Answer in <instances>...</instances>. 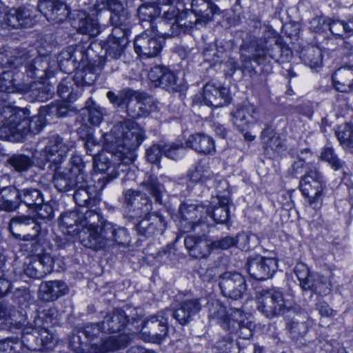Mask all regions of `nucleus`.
I'll return each instance as SVG.
<instances>
[{
  "instance_id": "obj_20",
  "label": "nucleus",
  "mask_w": 353,
  "mask_h": 353,
  "mask_svg": "<svg viewBox=\"0 0 353 353\" xmlns=\"http://www.w3.org/2000/svg\"><path fill=\"white\" fill-rule=\"evenodd\" d=\"M37 8L46 19L52 23L62 22L69 14L67 6L57 0H39Z\"/></svg>"
},
{
  "instance_id": "obj_62",
  "label": "nucleus",
  "mask_w": 353,
  "mask_h": 353,
  "mask_svg": "<svg viewBox=\"0 0 353 353\" xmlns=\"http://www.w3.org/2000/svg\"><path fill=\"white\" fill-rule=\"evenodd\" d=\"M205 215L211 216L217 223H225L229 219V208L227 206H216L212 210L205 209Z\"/></svg>"
},
{
  "instance_id": "obj_61",
  "label": "nucleus",
  "mask_w": 353,
  "mask_h": 353,
  "mask_svg": "<svg viewBox=\"0 0 353 353\" xmlns=\"http://www.w3.org/2000/svg\"><path fill=\"white\" fill-rule=\"evenodd\" d=\"M91 8L99 12L102 10H119L121 9V3L117 0H90Z\"/></svg>"
},
{
  "instance_id": "obj_24",
  "label": "nucleus",
  "mask_w": 353,
  "mask_h": 353,
  "mask_svg": "<svg viewBox=\"0 0 353 353\" xmlns=\"http://www.w3.org/2000/svg\"><path fill=\"white\" fill-rule=\"evenodd\" d=\"M236 308H230L228 311L226 307L217 299H212L208 303V318L211 321L220 324L221 327L227 330L232 323L231 313Z\"/></svg>"
},
{
  "instance_id": "obj_38",
  "label": "nucleus",
  "mask_w": 353,
  "mask_h": 353,
  "mask_svg": "<svg viewBox=\"0 0 353 353\" xmlns=\"http://www.w3.org/2000/svg\"><path fill=\"white\" fill-rule=\"evenodd\" d=\"M105 219L102 214L96 210H87L82 212L81 227L87 228L88 240L92 239V233H96Z\"/></svg>"
},
{
  "instance_id": "obj_21",
  "label": "nucleus",
  "mask_w": 353,
  "mask_h": 353,
  "mask_svg": "<svg viewBox=\"0 0 353 353\" xmlns=\"http://www.w3.org/2000/svg\"><path fill=\"white\" fill-rule=\"evenodd\" d=\"M166 228L164 217L158 212L146 215L137 225L136 230L139 235L146 238L162 234Z\"/></svg>"
},
{
  "instance_id": "obj_15",
  "label": "nucleus",
  "mask_w": 353,
  "mask_h": 353,
  "mask_svg": "<svg viewBox=\"0 0 353 353\" xmlns=\"http://www.w3.org/2000/svg\"><path fill=\"white\" fill-rule=\"evenodd\" d=\"M36 256L28 263H25L23 273L32 279H40L52 270L53 259L48 254H43V249L35 248Z\"/></svg>"
},
{
  "instance_id": "obj_44",
  "label": "nucleus",
  "mask_w": 353,
  "mask_h": 353,
  "mask_svg": "<svg viewBox=\"0 0 353 353\" xmlns=\"http://www.w3.org/2000/svg\"><path fill=\"white\" fill-rule=\"evenodd\" d=\"M335 135L341 147L346 151L353 149V126L350 123H345L335 130Z\"/></svg>"
},
{
  "instance_id": "obj_43",
  "label": "nucleus",
  "mask_w": 353,
  "mask_h": 353,
  "mask_svg": "<svg viewBox=\"0 0 353 353\" xmlns=\"http://www.w3.org/2000/svg\"><path fill=\"white\" fill-rule=\"evenodd\" d=\"M214 174L210 170L208 163L198 162L194 168L188 172V177L191 181L205 183L214 179Z\"/></svg>"
},
{
  "instance_id": "obj_25",
  "label": "nucleus",
  "mask_w": 353,
  "mask_h": 353,
  "mask_svg": "<svg viewBox=\"0 0 353 353\" xmlns=\"http://www.w3.org/2000/svg\"><path fill=\"white\" fill-rule=\"evenodd\" d=\"M202 18L190 10H183L181 12L178 22L173 24L171 28L172 32L168 33L171 36H177L181 32H185L192 28L196 29L205 26Z\"/></svg>"
},
{
  "instance_id": "obj_39",
  "label": "nucleus",
  "mask_w": 353,
  "mask_h": 353,
  "mask_svg": "<svg viewBox=\"0 0 353 353\" xmlns=\"http://www.w3.org/2000/svg\"><path fill=\"white\" fill-rule=\"evenodd\" d=\"M191 8L202 18L204 24L212 20L213 15L219 11V8L210 0H192Z\"/></svg>"
},
{
  "instance_id": "obj_31",
  "label": "nucleus",
  "mask_w": 353,
  "mask_h": 353,
  "mask_svg": "<svg viewBox=\"0 0 353 353\" xmlns=\"http://www.w3.org/2000/svg\"><path fill=\"white\" fill-rule=\"evenodd\" d=\"M128 321L125 312L120 309H116L107 313L105 316L102 321V330L104 333L119 332L123 330Z\"/></svg>"
},
{
  "instance_id": "obj_5",
  "label": "nucleus",
  "mask_w": 353,
  "mask_h": 353,
  "mask_svg": "<svg viewBox=\"0 0 353 353\" xmlns=\"http://www.w3.org/2000/svg\"><path fill=\"white\" fill-rule=\"evenodd\" d=\"M171 310L165 309L147 317L142 323L139 337L144 342L161 344L168 336V318Z\"/></svg>"
},
{
  "instance_id": "obj_3",
  "label": "nucleus",
  "mask_w": 353,
  "mask_h": 353,
  "mask_svg": "<svg viewBox=\"0 0 353 353\" xmlns=\"http://www.w3.org/2000/svg\"><path fill=\"white\" fill-rule=\"evenodd\" d=\"M25 49L8 48L0 52V63L3 67L18 68L25 64L26 72L31 78L43 79L53 74L56 65L48 55H42L28 61L32 57Z\"/></svg>"
},
{
  "instance_id": "obj_12",
  "label": "nucleus",
  "mask_w": 353,
  "mask_h": 353,
  "mask_svg": "<svg viewBox=\"0 0 353 353\" xmlns=\"http://www.w3.org/2000/svg\"><path fill=\"white\" fill-rule=\"evenodd\" d=\"M277 263L278 260L275 254L272 256H261L256 254L248 259L246 268L253 279L265 280L270 278L276 272Z\"/></svg>"
},
{
  "instance_id": "obj_14",
  "label": "nucleus",
  "mask_w": 353,
  "mask_h": 353,
  "mask_svg": "<svg viewBox=\"0 0 353 353\" xmlns=\"http://www.w3.org/2000/svg\"><path fill=\"white\" fill-rule=\"evenodd\" d=\"M180 227L184 232L195 230V227L205 222V208L201 205L184 202L179 207Z\"/></svg>"
},
{
  "instance_id": "obj_8",
  "label": "nucleus",
  "mask_w": 353,
  "mask_h": 353,
  "mask_svg": "<svg viewBox=\"0 0 353 353\" xmlns=\"http://www.w3.org/2000/svg\"><path fill=\"white\" fill-rule=\"evenodd\" d=\"M74 143L59 136H52L47 143L45 148L40 154L41 163L39 164V167L43 169L45 162L49 163L48 168L54 167L59 168L64 161L66 154L73 147Z\"/></svg>"
},
{
  "instance_id": "obj_29",
  "label": "nucleus",
  "mask_w": 353,
  "mask_h": 353,
  "mask_svg": "<svg viewBox=\"0 0 353 353\" xmlns=\"http://www.w3.org/2000/svg\"><path fill=\"white\" fill-rule=\"evenodd\" d=\"M40 296L45 301H54L69 292L66 283L60 280L49 281L40 285Z\"/></svg>"
},
{
  "instance_id": "obj_47",
  "label": "nucleus",
  "mask_w": 353,
  "mask_h": 353,
  "mask_svg": "<svg viewBox=\"0 0 353 353\" xmlns=\"http://www.w3.org/2000/svg\"><path fill=\"white\" fill-rule=\"evenodd\" d=\"M53 92V90L50 86L38 81L30 85L27 94L32 100L43 102L50 98Z\"/></svg>"
},
{
  "instance_id": "obj_40",
  "label": "nucleus",
  "mask_w": 353,
  "mask_h": 353,
  "mask_svg": "<svg viewBox=\"0 0 353 353\" xmlns=\"http://www.w3.org/2000/svg\"><path fill=\"white\" fill-rule=\"evenodd\" d=\"M19 205L23 203L28 208L33 209L43 203V195L41 190L37 188H25L19 190Z\"/></svg>"
},
{
  "instance_id": "obj_7",
  "label": "nucleus",
  "mask_w": 353,
  "mask_h": 353,
  "mask_svg": "<svg viewBox=\"0 0 353 353\" xmlns=\"http://www.w3.org/2000/svg\"><path fill=\"white\" fill-rule=\"evenodd\" d=\"M256 301L259 311L268 318L283 315L292 307V301L286 299L281 291L274 288L259 292Z\"/></svg>"
},
{
  "instance_id": "obj_57",
  "label": "nucleus",
  "mask_w": 353,
  "mask_h": 353,
  "mask_svg": "<svg viewBox=\"0 0 353 353\" xmlns=\"http://www.w3.org/2000/svg\"><path fill=\"white\" fill-rule=\"evenodd\" d=\"M321 158L328 163L334 170L342 169L345 165V162L338 157L332 147H325L321 152Z\"/></svg>"
},
{
  "instance_id": "obj_52",
  "label": "nucleus",
  "mask_w": 353,
  "mask_h": 353,
  "mask_svg": "<svg viewBox=\"0 0 353 353\" xmlns=\"http://www.w3.org/2000/svg\"><path fill=\"white\" fill-rule=\"evenodd\" d=\"M84 57L85 54L81 47L76 48L70 47L61 52L59 55L58 61L60 65H63L64 61L72 63H80L83 61Z\"/></svg>"
},
{
  "instance_id": "obj_30",
  "label": "nucleus",
  "mask_w": 353,
  "mask_h": 353,
  "mask_svg": "<svg viewBox=\"0 0 353 353\" xmlns=\"http://www.w3.org/2000/svg\"><path fill=\"white\" fill-rule=\"evenodd\" d=\"M162 17H158V30L157 31L161 34L164 37H171L168 33L171 32L172 29L171 26L173 24H176L178 22V18L181 12H179V8L175 6L172 5L167 7V8H162Z\"/></svg>"
},
{
  "instance_id": "obj_60",
  "label": "nucleus",
  "mask_w": 353,
  "mask_h": 353,
  "mask_svg": "<svg viewBox=\"0 0 353 353\" xmlns=\"http://www.w3.org/2000/svg\"><path fill=\"white\" fill-rule=\"evenodd\" d=\"M111 15L110 21L113 26L130 27L129 14L121 5V10H110Z\"/></svg>"
},
{
  "instance_id": "obj_32",
  "label": "nucleus",
  "mask_w": 353,
  "mask_h": 353,
  "mask_svg": "<svg viewBox=\"0 0 353 353\" xmlns=\"http://www.w3.org/2000/svg\"><path fill=\"white\" fill-rule=\"evenodd\" d=\"M184 245L190 255L195 259H203L210 255L211 243L206 239L194 236H188L184 240Z\"/></svg>"
},
{
  "instance_id": "obj_54",
  "label": "nucleus",
  "mask_w": 353,
  "mask_h": 353,
  "mask_svg": "<svg viewBox=\"0 0 353 353\" xmlns=\"http://www.w3.org/2000/svg\"><path fill=\"white\" fill-rule=\"evenodd\" d=\"M74 82L70 78H64L57 86V93L63 99L73 101L77 99L78 94L73 93Z\"/></svg>"
},
{
  "instance_id": "obj_16",
  "label": "nucleus",
  "mask_w": 353,
  "mask_h": 353,
  "mask_svg": "<svg viewBox=\"0 0 353 353\" xmlns=\"http://www.w3.org/2000/svg\"><path fill=\"white\" fill-rule=\"evenodd\" d=\"M201 298L192 296L190 294H184L179 306L174 310H171V316L182 325L188 324L201 310Z\"/></svg>"
},
{
  "instance_id": "obj_46",
  "label": "nucleus",
  "mask_w": 353,
  "mask_h": 353,
  "mask_svg": "<svg viewBox=\"0 0 353 353\" xmlns=\"http://www.w3.org/2000/svg\"><path fill=\"white\" fill-rule=\"evenodd\" d=\"M7 162L15 172L21 174L28 171L34 165L32 158L23 154H14Z\"/></svg>"
},
{
  "instance_id": "obj_13",
  "label": "nucleus",
  "mask_w": 353,
  "mask_h": 353,
  "mask_svg": "<svg viewBox=\"0 0 353 353\" xmlns=\"http://www.w3.org/2000/svg\"><path fill=\"white\" fill-rule=\"evenodd\" d=\"M219 287L223 296L233 300L241 299L247 289L244 277L236 272H225L220 274Z\"/></svg>"
},
{
  "instance_id": "obj_6",
  "label": "nucleus",
  "mask_w": 353,
  "mask_h": 353,
  "mask_svg": "<svg viewBox=\"0 0 353 353\" xmlns=\"http://www.w3.org/2000/svg\"><path fill=\"white\" fill-rule=\"evenodd\" d=\"M325 184L324 176L319 168L316 165H309L300 180L299 188L308 205L314 209L321 206Z\"/></svg>"
},
{
  "instance_id": "obj_53",
  "label": "nucleus",
  "mask_w": 353,
  "mask_h": 353,
  "mask_svg": "<svg viewBox=\"0 0 353 353\" xmlns=\"http://www.w3.org/2000/svg\"><path fill=\"white\" fill-rule=\"evenodd\" d=\"M152 203L149 196L145 193L139 199V202L131 211L130 217H141L152 214Z\"/></svg>"
},
{
  "instance_id": "obj_42",
  "label": "nucleus",
  "mask_w": 353,
  "mask_h": 353,
  "mask_svg": "<svg viewBox=\"0 0 353 353\" xmlns=\"http://www.w3.org/2000/svg\"><path fill=\"white\" fill-rule=\"evenodd\" d=\"M59 312L55 307H50L39 312L34 318L33 326L35 329L48 330L57 322Z\"/></svg>"
},
{
  "instance_id": "obj_56",
  "label": "nucleus",
  "mask_w": 353,
  "mask_h": 353,
  "mask_svg": "<svg viewBox=\"0 0 353 353\" xmlns=\"http://www.w3.org/2000/svg\"><path fill=\"white\" fill-rule=\"evenodd\" d=\"M15 74L6 70L0 74V92L12 93L17 90Z\"/></svg>"
},
{
  "instance_id": "obj_64",
  "label": "nucleus",
  "mask_w": 353,
  "mask_h": 353,
  "mask_svg": "<svg viewBox=\"0 0 353 353\" xmlns=\"http://www.w3.org/2000/svg\"><path fill=\"white\" fill-rule=\"evenodd\" d=\"M83 336L80 334H73L70 338L69 347L74 353H87L88 344L87 341H82Z\"/></svg>"
},
{
  "instance_id": "obj_34",
  "label": "nucleus",
  "mask_w": 353,
  "mask_h": 353,
  "mask_svg": "<svg viewBox=\"0 0 353 353\" xmlns=\"http://www.w3.org/2000/svg\"><path fill=\"white\" fill-rule=\"evenodd\" d=\"M88 176L84 177V181L77 185L73 199L75 203L79 207L94 206L98 200L93 196L94 188L88 184Z\"/></svg>"
},
{
  "instance_id": "obj_50",
  "label": "nucleus",
  "mask_w": 353,
  "mask_h": 353,
  "mask_svg": "<svg viewBox=\"0 0 353 353\" xmlns=\"http://www.w3.org/2000/svg\"><path fill=\"white\" fill-rule=\"evenodd\" d=\"M288 327L292 339L297 343L304 345L303 341H305L303 337L308 330L307 324L305 322L292 321L288 323Z\"/></svg>"
},
{
  "instance_id": "obj_27",
  "label": "nucleus",
  "mask_w": 353,
  "mask_h": 353,
  "mask_svg": "<svg viewBox=\"0 0 353 353\" xmlns=\"http://www.w3.org/2000/svg\"><path fill=\"white\" fill-rule=\"evenodd\" d=\"M114 227L115 224L105 220L98 231L92 233V239L88 240L85 246L97 250L108 245L112 241Z\"/></svg>"
},
{
  "instance_id": "obj_10",
  "label": "nucleus",
  "mask_w": 353,
  "mask_h": 353,
  "mask_svg": "<svg viewBox=\"0 0 353 353\" xmlns=\"http://www.w3.org/2000/svg\"><path fill=\"white\" fill-rule=\"evenodd\" d=\"M9 230L17 239L36 241L41 231V223L30 215H16L10 220Z\"/></svg>"
},
{
  "instance_id": "obj_11",
  "label": "nucleus",
  "mask_w": 353,
  "mask_h": 353,
  "mask_svg": "<svg viewBox=\"0 0 353 353\" xmlns=\"http://www.w3.org/2000/svg\"><path fill=\"white\" fill-rule=\"evenodd\" d=\"M157 30L147 29L135 38L134 50L139 56L150 58L159 54L163 48V38Z\"/></svg>"
},
{
  "instance_id": "obj_49",
  "label": "nucleus",
  "mask_w": 353,
  "mask_h": 353,
  "mask_svg": "<svg viewBox=\"0 0 353 353\" xmlns=\"http://www.w3.org/2000/svg\"><path fill=\"white\" fill-rule=\"evenodd\" d=\"M77 28L79 32L88 34L92 37L98 35L101 32V27L97 20L90 17L80 19Z\"/></svg>"
},
{
  "instance_id": "obj_63",
  "label": "nucleus",
  "mask_w": 353,
  "mask_h": 353,
  "mask_svg": "<svg viewBox=\"0 0 353 353\" xmlns=\"http://www.w3.org/2000/svg\"><path fill=\"white\" fill-rule=\"evenodd\" d=\"M0 353H26L22 343L17 339L0 341Z\"/></svg>"
},
{
  "instance_id": "obj_55",
  "label": "nucleus",
  "mask_w": 353,
  "mask_h": 353,
  "mask_svg": "<svg viewBox=\"0 0 353 353\" xmlns=\"http://www.w3.org/2000/svg\"><path fill=\"white\" fill-rule=\"evenodd\" d=\"M158 86L171 92H180L181 90L175 74L168 68H165Z\"/></svg>"
},
{
  "instance_id": "obj_4",
  "label": "nucleus",
  "mask_w": 353,
  "mask_h": 353,
  "mask_svg": "<svg viewBox=\"0 0 353 353\" xmlns=\"http://www.w3.org/2000/svg\"><path fill=\"white\" fill-rule=\"evenodd\" d=\"M30 116V111L3 107L0 110V139L11 141H22L27 136L28 125L26 119Z\"/></svg>"
},
{
  "instance_id": "obj_48",
  "label": "nucleus",
  "mask_w": 353,
  "mask_h": 353,
  "mask_svg": "<svg viewBox=\"0 0 353 353\" xmlns=\"http://www.w3.org/2000/svg\"><path fill=\"white\" fill-rule=\"evenodd\" d=\"M126 46H121L120 43L112 40V39H108L105 44V56L103 61H100V67H103L105 61H109L114 59H118L121 57Z\"/></svg>"
},
{
  "instance_id": "obj_37",
  "label": "nucleus",
  "mask_w": 353,
  "mask_h": 353,
  "mask_svg": "<svg viewBox=\"0 0 353 353\" xmlns=\"http://www.w3.org/2000/svg\"><path fill=\"white\" fill-rule=\"evenodd\" d=\"M19 207L18 189L11 185L0 189V210L10 212Z\"/></svg>"
},
{
  "instance_id": "obj_35",
  "label": "nucleus",
  "mask_w": 353,
  "mask_h": 353,
  "mask_svg": "<svg viewBox=\"0 0 353 353\" xmlns=\"http://www.w3.org/2000/svg\"><path fill=\"white\" fill-rule=\"evenodd\" d=\"M130 341V337L125 334L109 336L107 338H101L100 343H94L92 345L97 353H108L125 347Z\"/></svg>"
},
{
  "instance_id": "obj_33",
  "label": "nucleus",
  "mask_w": 353,
  "mask_h": 353,
  "mask_svg": "<svg viewBox=\"0 0 353 353\" xmlns=\"http://www.w3.org/2000/svg\"><path fill=\"white\" fill-rule=\"evenodd\" d=\"M336 90L341 92H353V67H343L336 70L332 76Z\"/></svg>"
},
{
  "instance_id": "obj_18",
  "label": "nucleus",
  "mask_w": 353,
  "mask_h": 353,
  "mask_svg": "<svg viewBox=\"0 0 353 353\" xmlns=\"http://www.w3.org/2000/svg\"><path fill=\"white\" fill-rule=\"evenodd\" d=\"M203 98L205 105L214 108L225 106L231 100L228 89L214 82H208L204 85Z\"/></svg>"
},
{
  "instance_id": "obj_19",
  "label": "nucleus",
  "mask_w": 353,
  "mask_h": 353,
  "mask_svg": "<svg viewBox=\"0 0 353 353\" xmlns=\"http://www.w3.org/2000/svg\"><path fill=\"white\" fill-rule=\"evenodd\" d=\"M48 168L53 172L54 186L59 192H65L74 190L77 185H79L84 181V177L86 176L82 174L76 175L67 169L61 171L60 167L57 168L56 170L54 167Z\"/></svg>"
},
{
  "instance_id": "obj_26",
  "label": "nucleus",
  "mask_w": 353,
  "mask_h": 353,
  "mask_svg": "<svg viewBox=\"0 0 353 353\" xmlns=\"http://www.w3.org/2000/svg\"><path fill=\"white\" fill-rule=\"evenodd\" d=\"M230 315L232 323L227 330L230 333H236L240 338L250 339L253 334L254 324L252 321L241 310H233Z\"/></svg>"
},
{
  "instance_id": "obj_45",
  "label": "nucleus",
  "mask_w": 353,
  "mask_h": 353,
  "mask_svg": "<svg viewBox=\"0 0 353 353\" xmlns=\"http://www.w3.org/2000/svg\"><path fill=\"white\" fill-rule=\"evenodd\" d=\"M142 185L145 190L152 196L156 203L162 204V198L165 193V189L157 177L149 175L142 182Z\"/></svg>"
},
{
  "instance_id": "obj_23",
  "label": "nucleus",
  "mask_w": 353,
  "mask_h": 353,
  "mask_svg": "<svg viewBox=\"0 0 353 353\" xmlns=\"http://www.w3.org/2000/svg\"><path fill=\"white\" fill-rule=\"evenodd\" d=\"M233 123L241 131H243L250 125L255 123L259 119V111L251 103H244L237 106L232 113Z\"/></svg>"
},
{
  "instance_id": "obj_1",
  "label": "nucleus",
  "mask_w": 353,
  "mask_h": 353,
  "mask_svg": "<svg viewBox=\"0 0 353 353\" xmlns=\"http://www.w3.org/2000/svg\"><path fill=\"white\" fill-rule=\"evenodd\" d=\"M85 136L86 153L92 157L94 169L105 174L98 179L99 183H103L101 188L117 178L121 165H128L134 160V151L145 138L143 129L130 120L117 123L110 132L103 134L106 153L102 152L101 145L92 136L90 128H87Z\"/></svg>"
},
{
  "instance_id": "obj_36",
  "label": "nucleus",
  "mask_w": 353,
  "mask_h": 353,
  "mask_svg": "<svg viewBox=\"0 0 353 353\" xmlns=\"http://www.w3.org/2000/svg\"><path fill=\"white\" fill-rule=\"evenodd\" d=\"M82 211H67L61 214L59 225L63 232L73 234L79 232V227L81 226Z\"/></svg>"
},
{
  "instance_id": "obj_59",
  "label": "nucleus",
  "mask_w": 353,
  "mask_h": 353,
  "mask_svg": "<svg viewBox=\"0 0 353 353\" xmlns=\"http://www.w3.org/2000/svg\"><path fill=\"white\" fill-rule=\"evenodd\" d=\"M314 287L312 292L321 296H325L332 291V284L330 279L324 276L317 274L314 276Z\"/></svg>"
},
{
  "instance_id": "obj_28",
  "label": "nucleus",
  "mask_w": 353,
  "mask_h": 353,
  "mask_svg": "<svg viewBox=\"0 0 353 353\" xmlns=\"http://www.w3.org/2000/svg\"><path fill=\"white\" fill-rule=\"evenodd\" d=\"M185 147L203 154H210L215 151L214 139L201 132L190 135L185 141Z\"/></svg>"
},
{
  "instance_id": "obj_2",
  "label": "nucleus",
  "mask_w": 353,
  "mask_h": 353,
  "mask_svg": "<svg viewBox=\"0 0 353 353\" xmlns=\"http://www.w3.org/2000/svg\"><path fill=\"white\" fill-rule=\"evenodd\" d=\"M241 50L242 72L245 76L254 78L257 72L252 66L251 61L253 60L258 65H263L261 72L265 75L269 74L272 70L270 59L279 60L282 46L276 37L268 39L254 38L249 43H244Z\"/></svg>"
},
{
  "instance_id": "obj_17",
  "label": "nucleus",
  "mask_w": 353,
  "mask_h": 353,
  "mask_svg": "<svg viewBox=\"0 0 353 353\" xmlns=\"http://www.w3.org/2000/svg\"><path fill=\"white\" fill-rule=\"evenodd\" d=\"M129 96L123 108L126 109L129 117L132 119H137L148 116L153 110L154 106L152 105L150 98H143L136 92L130 90Z\"/></svg>"
},
{
  "instance_id": "obj_58",
  "label": "nucleus",
  "mask_w": 353,
  "mask_h": 353,
  "mask_svg": "<svg viewBox=\"0 0 353 353\" xmlns=\"http://www.w3.org/2000/svg\"><path fill=\"white\" fill-rule=\"evenodd\" d=\"M41 114L54 115L57 117H65L68 112V107L62 102H51L39 108Z\"/></svg>"
},
{
  "instance_id": "obj_41",
  "label": "nucleus",
  "mask_w": 353,
  "mask_h": 353,
  "mask_svg": "<svg viewBox=\"0 0 353 353\" xmlns=\"http://www.w3.org/2000/svg\"><path fill=\"white\" fill-rule=\"evenodd\" d=\"M163 8H157L154 5L143 4L137 9V16L142 22H148L151 30L158 29V17L161 14Z\"/></svg>"
},
{
  "instance_id": "obj_51",
  "label": "nucleus",
  "mask_w": 353,
  "mask_h": 353,
  "mask_svg": "<svg viewBox=\"0 0 353 353\" xmlns=\"http://www.w3.org/2000/svg\"><path fill=\"white\" fill-rule=\"evenodd\" d=\"M301 57L305 65L311 68L319 67L321 64V52L313 46L308 47L301 52Z\"/></svg>"
},
{
  "instance_id": "obj_22",
  "label": "nucleus",
  "mask_w": 353,
  "mask_h": 353,
  "mask_svg": "<svg viewBox=\"0 0 353 353\" xmlns=\"http://www.w3.org/2000/svg\"><path fill=\"white\" fill-rule=\"evenodd\" d=\"M261 139L264 152L270 159L281 156L286 150L283 141L270 126H267L261 132Z\"/></svg>"
},
{
  "instance_id": "obj_9",
  "label": "nucleus",
  "mask_w": 353,
  "mask_h": 353,
  "mask_svg": "<svg viewBox=\"0 0 353 353\" xmlns=\"http://www.w3.org/2000/svg\"><path fill=\"white\" fill-rule=\"evenodd\" d=\"M310 27L315 32H321L329 29L336 39H346L353 35V16L345 20L316 17L310 22Z\"/></svg>"
}]
</instances>
